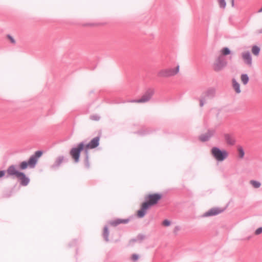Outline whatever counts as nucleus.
Returning <instances> with one entry per match:
<instances>
[{
	"label": "nucleus",
	"instance_id": "3",
	"mask_svg": "<svg viewBox=\"0 0 262 262\" xmlns=\"http://www.w3.org/2000/svg\"><path fill=\"white\" fill-rule=\"evenodd\" d=\"M211 153L213 157L219 161H223L228 156V152L226 150H221L216 147L211 149Z\"/></svg>",
	"mask_w": 262,
	"mask_h": 262
},
{
	"label": "nucleus",
	"instance_id": "15",
	"mask_svg": "<svg viewBox=\"0 0 262 262\" xmlns=\"http://www.w3.org/2000/svg\"><path fill=\"white\" fill-rule=\"evenodd\" d=\"M226 64V62L225 61H222V58L220 57L215 63L214 68L215 70L218 71L221 70L222 68L224 67Z\"/></svg>",
	"mask_w": 262,
	"mask_h": 262
},
{
	"label": "nucleus",
	"instance_id": "32",
	"mask_svg": "<svg viewBox=\"0 0 262 262\" xmlns=\"http://www.w3.org/2000/svg\"><path fill=\"white\" fill-rule=\"evenodd\" d=\"M58 160H59V163H61L62 162V161L63 160V158L62 157H60L58 159Z\"/></svg>",
	"mask_w": 262,
	"mask_h": 262
},
{
	"label": "nucleus",
	"instance_id": "7",
	"mask_svg": "<svg viewBox=\"0 0 262 262\" xmlns=\"http://www.w3.org/2000/svg\"><path fill=\"white\" fill-rule=\"evenodd\" d=\"M226 208H211L207 212H205L204 214V216H213L219 214L221 212H223L225 210Z\"/></svg>",
	"mask_w": 262,
	"mask_h": 262
},
{
	"label": "nucleus",
	"instance_id": "25",
	"mask_svg": "<svg viewBox=\"0 0 262 262\" xmlns=\"http://www.w3.org/2000/svg\"><path fill=\"white\" fill-rule=\"evenodd\" d=\"M262 233V227H259L258 229H257L255 232L254 234L255 235H258Z\"/></svg>",
	"mask_w": 262,
	"mask_h": 262
},
{
	"label": "nucleus",
	"instance_id": "28",
	"mask_svg": "<svg viewBox=\"0 0 262 262\" xmlns=\"http://www.w3.org/2000/svg\"><path fill=\"white\" fill-rule=\"evenodd\" d=\"M8 38L12 43H14L15 42L14 39L12 36L8 35Z\"/></svg>",
	"mask_w": 262,
	"mask_h": 262
},
{
	"label": "nucleus",
	"instance_id": "22",
	"mask_svg": "<svg viewBox=\"0 0 262 262\" xmlns=\"http://www.w3.org/2000/svg\"><path fill=\"white\" fill-rule=\"evenodd\" d=\"M250 183L255 188H258L260 186V183L257 181L252 180Z\"/></svg>",
	"mask_w": 262,
	"mask_h": 262
},
{
	"label": "nucleus",
	"instance_id": "16",
	"mask_svg": "<svg viewBox=\"0 0 262 262\" xmlns=\"http://www.w3.org/2000/svg\"><path fill=\"white\" fill-rule=\"evenodd\" d=\"M214 134L213 130H209L204 135H201L200 137V139L202 141H205L208 140Z\"/></svg>",
	"mask_w": 262,
	"mask_h": 262
},
{
	"label": "nucleus",
	"instance_id": "18",
	"mask_svg": "<svg viewBox=\"0 0 262 262\" xmlns=\"http://www.w3.org/2000/svg\"><path fill=\"white\" fill-rule=\"evenodd\" d=\"M240 79L244 85H246L249 80V76L246 74H243L241 75Z\"/></svg>",
	"mask_w": 262,
	"mask_h": 262
},
{
	"label": "nucleus",
	"instance_id": "23",
	"mask_svg": "<svg viewBox=\"0 0 262 262\" xmlns=\"http://www.w3.org/2000/svg\"><path fill=\"white\" fill-rule=\"evenodd\" d=\"M108 230L106 227L104 228L103 236L106 241H108Z\"/></svg>",
	"mask_w": 262,
	"mask_h": 262
},
{
	"label": "nucleus",
	"instance_id": "13",
	"mask_svg": "<svg viewBox=\"0 0 262 262\" xmlns=\"http://www.w3.org/2000/svg\"><path fill=\"white\" fill-rule=\"evenodd\" d=\"M242 58L244 62L249 66L252 64V58L250 53L248 52H243L242 54Z\"/></svg>",
	"mask_w": 262,
	"mask_h": 262
},
{
	"label": "nucleus",
	"instance_id": "21",
	"mask_svg": "<svg viewBox=\"0 0 262 262\" xmlns=\"http://www.w3.org/2000/svg\"><path fill=\"white\" fill-rule=\"evenodd\" d=\"M221 52L223 55H227L230 53V51L228 48H223Z\"/></svg>",
	"mask_w": 262,
	"mask_h": 262
},
{
	"label": "nucleus",
	"instance_id": "11",
	"mask_svg": "<svg viewBox=\"0 0 262 262\" xmlns=\"http://www.w3.org/2000/svg\"><path fill=\"white\" fill-rule=\"evenodd\" d=\"M129 220L128 219H117L110 222V224L113 226H117V225L121 224H127L129 222Z\"/></svg>",
	"mask_w": 262,
	"mask_h": 262
},
{
	"label": "nucleus",
	"instance_id": "17",
	"mask_svg": "<svg viewBox=\"0 0 262 262\" xmlns=\"http://www.w3.org/2000/svg\"><path fill=\"white\" fill-rule=\"evenodd\" d=\"M232 86L234 90L237 94L241 92L239 83L234 79H232Z\"/></svg>",
	"mask_w": 262,
	"mask_h": 262
},
{
	"label": "nucleus",
	"instance_id": "9",
	"mask_svg": "<svg viewBox=\"0 0 262 262\" xmlns=\"http://www.w3.org/2000/svg\"><path fill=\"white\" fill-rule=\"evenodd\" d=\"M219 6L221 8L230 9L234 6V1H219Z\"/></svg>",
	"mask_w": 262,
	"mask_h": 262
},
{
	"label": "nucleus",
	"instance_id": "26",
	"mask_svg": "<svg viewBox=\"0 0 262 262\" xmlns=\"http://www.w3.org/2000/svg\"><path fill=\"white\" fill-rule=\"evenodd\" d=\"M91 119L95 121H98L99 120L100 117L97 115H93L91 116Z\"/></svg>",
	"mask_w": 262,
	"mask_h": 262
},
{
	"label": "nucleus",
	"instance_id": "19",
	"mask_svg": "<svg viewBox=\"0 0 262 262\" xmlns=\"http://www.w3.org/2000/svg\"><path fill=\"white\" fill-rule=\"evenodd\" d=\"M251 51L253 55L258 56L260 52V48L256 46H254L252 48Z\"/></svg>",
	"mask_w": 262,
	"mask_h": 262
},
{
	"label": "nucleus",
	"instance_id": "6",
	"mask_svg": "<svg viewBox=\"0 0 262 262\" xmlns=\"http://www.w3.org/2000/svg\"><path fill=\"white\" fill-rule=\"evenodd\" d=\"M100 138L96 137L92 139L87 144H84V151L88 154V150L95 148L99 145Z\"/></svg>",
	"mask_w": 262,
	"mask_h": 262
},
{
	"label": "nucleus",
	"instance_id": "8",
	"mask_svg": "<svg viewBox=\"0 0 262 262\" xmlns=\"http://www.w3.org/2000/svg\"><path fill=\"white\" fill-rule=\"evenodd\" d=\"M17 178L20 181V184L23 186H27L29 183V179L27 177L25 174L22 172L17 177Z\"/></svg>",
	"mask_w": 262,
	"mask_h": 262
},
{
	"label": "nucleus",
	"instance_id": "30",
	"mask_svg": "<svg viewBox=\"0 0 262 262\" xmlns=\"http://www.w3.org/2000/svg\"><path fill=\"white\" fill-rule=\"evenodd\" d=\"M5 172L4 171H0V178L5 175Z\"/></svg>",
	"mask_w": 262,
	"mask_h": 262
},
{
	"label": "nucleus",
	"instance_id": "31",
	"mask_svg": "<svg viewBox=\"0 0 262 262\" xmlns=\"http://www.w3.org/2000/svg\"><path fill=\"white\" fill-rule=\"evenodd\" d=\"M200 105L201 106H203L204 105V102L202 100L200 101Z\"/></svg>",
	"mask_w": 262,
	"mask_h": 262
},
{
	"label": "nucleus",
	"instance_id": "12",
	"mask_svg": "<svg viewBox=\"0 0 262 262\" xmlns=\"http://www.w3.org/2000/svg\"><path fill=\"white\" fill-rule=\"evenodd\" d=\"M224 139L226 143L230 146H232L235 143L234 138L230 134H225L224 135Z\"/></svg>",
	"mask_w": 262,
	"mask_h": 262
},
{
	"label": "nucleus",
	"instance_id": "4",
	"mask_svg": "<svg viewBox=\"0 0 262 262\" xmlns=\"http://www.w3.org/2000/svg\"><path fill=\"white\" fill-rule=\"evenodd\" d=\"M162 194L160 193H152L146 195L145 199L146 201L144 204H146L147 206L150 208L151 206L156 205L162 198Z\"/></svg>",
	"mask_w": 262,
	"mask_h": 262
},
{
	"label": "nucleus",
	"instance_id": "20",
	"mask_svg": "<svg viewBox=\"0 0 262 262\" xmlns=\"http://www.w3.org/2000/svg\"><path fill=\"white\" fill-rule=\"evenodd\" d=\"M237 151L238 152V156L240 158H243L244 156L245 152L243 148L241 146L237 148Z\"/></svg>",
	"mask_w": 262,
	"mask_h": 262
},
{
	"label": "nucleus",
	"instance_id": "10",
	"mask_svg": "<svg viewBox=\"0 0 262 262\" xmlns=\"http://www.w3.org/2000/svg\"><path fill=\"white\" fill-rule=\"evenodd\" d=\"M7 172L8 175L15 176L17 178V177L20 174L21 172L18 171L14 165H11L8 168Z\"/></svg>",
	"mask_w": 262,
	"mask_h": 262
},
{
	"label": "nucleus",
	"instance_id": "2",
	"mask_svg": "<svg viewBox=\"0 0 262 262\" xmlns=\"http://www.w3.org/2000/svg\"><path fill=\"white\" fill-rule=\"evenodd\" d=\"M180 70L179 66L173 68L162 69L157 73V76L160 78H168L177 75Z\"/></svg>",
	"mask_w": 262,
	"mask_h": 262
},
{
	"label": "nucleus",
	"instance_id": "27",
	"mask_svg": "<svg viewBox=\"0 0 262 262\" xmlns=\"http://www.w3.org/2000/svg\"><path fill=\"white\" fill-rule=\"evenodd\" d=\"M139 258V256L136 254H133L132 256V259L134 261L137 260Z\"/></svg>",
	"mask_w": 262,
	"mask_h": 262
},
{
	"label": "nucleus",
	"instance_id": "24",
	"mask_svg": "<svg viewBox=\"0 0 262 262\" xmlns=\"http://www.w3.org/2000/svg\"><path fill=\"white\" fill-rule=\"evenodd\" d=\"M171 224V222L170 221L168 220H165L163 221L162 225L165 227H168L170 226Z\"/></svg>",
	"mask_w": 262,
	"mask_h": 262
},
{
	"label": "nucleus",
	"instance_id": "33",
	"mask_svg": "<svg viewBox=\"0 0 262 262\" xmlns=\"http://www.w3.org/2000/svg\"><path fill=\"white\" fill-rule=\"evenodd\" d=\"M259 11V12H261V11H262V8H260V9L259 10V11Z\"/></svg>",
	"mask_w": 262,
	"mask_h": 262
},
{
	"label": "nucleus",
	"instance_id": "14",
	"mask_svg": "<svg viewBox=\"0 0 262 262\" xmlns=\"http://www.w3.org/2000/svg\"><path fill=\"white\" fill-rule=\"evenodd\" d=\"M149 208L147 206L146 204L144 203L142 204L141 208L140 210L137 211V215L139 217H142L145 214L146 211Z\"/></svg>",
	"mask_w": 262,
	"mask_h": 262
},
{
	"label": "nucleus",
	"instance_id": "1",
	"mask_svg": "<svg viewBox=\"0 0 262 262\" xmlns=\"http://www.w3.org/2000/svg\"><path fill=\"white\" fill-rule=\"evenodd\" d=\"M42 152L41 151H37L34 155L31 156L28 161H23L19 164L21 169H25L28 167L34 168L37 162V159L41 156Z\"/></svg>",
	"mask_w": 262,
	"mask_h": 262
},
{
	"label": "nucleus",
	"instance_id": "5",
	"mask_svg": "<svg viewBox=\"0 0 262 262\" xmlns=\"http://www.w3.org/2000/svg\"><path fill=\"white\" fill-rule=\"evenodd\" d=\"M84 144L83 143H80L76 147L71 149L70 154L75 162L79 161L81 151L84 150Z\"/></svg>",
	"mask_w": 262,
	"mask_h": 262
},
{
	"label": "nucleus",
	"instance_id": "29",
	"mask_svg": "<svg viewBox=\"0 0 262 262\" xmlns=\"http://www.w3.org/2000/svg\"><path fill=\"white\" fill-rule=\"evenodd\" d=\"M147 100H148L147 99H144V98H143L141 99L140 100H139L138 102H145V101H146Z\"/></svg>",
	"mask_w": 262,
	"mask_h": 262
}]
</instances>
